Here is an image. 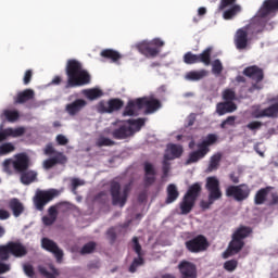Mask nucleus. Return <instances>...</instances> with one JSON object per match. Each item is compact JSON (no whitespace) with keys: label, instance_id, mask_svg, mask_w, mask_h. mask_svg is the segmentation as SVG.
<instances>
[{"label":"nucleus","instance_id":"nucleus-17","mask_svg":"<svg viewBox=\"0 0 278 278\" xmlns=\"http://www.w3.org/2000/svg\"><path fill=\"white\" fill-rule=\"evenodd\" d=\"M143 184L146 188L149 186H153L157 179V170L155 169V165L149 162L143 163Z\"/></svg>","mask_w":278,"mask_h":278},{"label":"nucleus","instance_id":"nucleus-32","mask_svg":"<svg viewBox=\"0 0 278 278\" xmlns=\"http://www.w3.org/2000/svg\"><path fill=\"white\" fill-rule=\"evenodd\" d=\"M223 160V153L217 152L215 154H213L210 157L208 161V166L206 168V173H214V170H216L217 168L220 167V161Z\"/></svg>","mask_w":278,"mask_h":278},{"label":"nucleus","instance_id":"nucleus-54","mask_svg":"<svg viewBox=\"0 0 278 278\" xmlns=\"http://www.w3.org/2000/svg\"><path fill=\"white\" fill-rule=\"evenodd\" d=\"M212 73L213 75H220L223 73V63L220 60L217 59L213 62Z\"/></svg>","mask_w":278,"mask_h":278},{"label":"nucleus","instance_id":"nucleus-47","mask_svg":"<svg viewBox=\"0 0 278 278\" xmlns=\"http://www.w3.org/2000/svg\"><path fill=\"white\" fill-rule=\"evenodd\" d=\"M97 147H114V144H116V142H114V140L108 138V137H100L97 142H96Z\"/></svg>","mask_w":278,"mask_h":278},{"label":"nucleus","instance_id":"nucleus-61","mask_svg":"<svg viewBox=\"0 0 278 278\" xmlns=\"http://www.w3.org/2000/svg\"><path fill=\"white\" fill-rule=\"evenodd\" d=\"M10 270H12V265L0 261V275H5V273H10Z\"/></svg>","mask_w":278,"mask_h":278},{"label":"nucleus","instance_id":"nucleus-23","mask_svg":"<svg viewBox=\"0 0 278 278\" xmlns=\"http://www.w3.org/2000/svg\"><path fill=\"white\" fill-rule=\"evenodd\" d=\"M278 118V102L275 104H271L270 106L255 112L254 118Z\"/></svg>","mask_w":278,"mask_h":278},{"label":"nucleus","instance_id":"nucleus-14","mask_svg":"<svg viewBox=\"0 0 278 278\" xmlns=\"http://www.w3.org/2000/svg\"><path fill=\"white\" fill-rule=\"evenodd\" d=\"M277 11L278 0H265L257 13L260 17L257 24L262 25L264 23V25L266 26V21H264V18H266V16H270V14H275V12Z\"/></svg>","mask_w":278,"mask_h":278},{"label":"nucleus","instance_id":"nucleus-6","mask_svg":"<svg viewBox=\"0 0 278 278\" xmlns=\"http://www.w3.org/2000/svg\"><path fill=\"white\" fill-rule=\"evenodd\" d=\"M131 192V182L121 186V182L113 180L110 182V194L113 205L125 207L129 193Z\"/></svg>","mask_w":278,"mask_h":278},{"label":"nucleus","instance_id":"nucleus-59","mask_svg":"<svg viewBox=\"0 0 278 278\" xmlns=\"http://www.w3.org/2000/svg\"><path fill=\"white\" fill-rule=\"evenodd\" d=\"M106 236L110 244H114V242H116V231L114 230V228L109 229L106 231Z\"/></svg>","mask_w":278,"mask_h":278},{"label":"nucleus","instance_id":"nucleus-15","mask_svg":"<svg viewBox=\"0 0 278 278\" xmlns=\"http://www.w3.org/2000/svg\"><path fill=\"white\" fill-rule=\"evenodd\" d=\"M62 207H68V202H59L48 208V216L42 217L46 227H51L58 220L59 210H62Z\"/></svg>","mask_w":278,"mask_h":278},{"label":"nucleus","instance_id":"nucleus-5","mask_svg":"<svg viewBox=\"0 0 278 278\" xmlns=\"http://www.w3.org/2000/svg\"><path fill=\"white\" fill-rule=\"evenodd\" d=\"M27 253H29L27 247L21 241H9L0 245L1 262H8L11 256L16 258L25 257Z\"/></svg>","mask_w":278,"mask_h":278},{"label":"nucleus","instance_id":"nucleus-51","mask_svg":"<svg viewBox=\"0 0 278 278\" xmlns=\"http://www.w3.org/2000/svg\"><path fill=\"white\" fill-rule=\"evenodd\" d=\"M128 125H132V127H136L137 131H140L142 127H144V118H138V119H128Z\"/></svg>","mask_w":278,"mask_h":278},{"label":"nucleus","instance_id":"nucleus-8","mask_svg":"<svg viewBox=\"0 0 278 278\" xmlns=\"http://www.w3.org/2000/svg\"><path fill=\"white\" fill-rule=\"evenodd\" d=\"M55 197H60V190L50 189L47 191L38 190L34 197V205L38 212H45V206L51 203Z\"/></svg>","mask_w":278,"mask_h":278},{"label":"nucleus","instance_id":"nucleus-44","mask_svg":"<svg viewBox=\"0 0 278 278\" xmlns=\"http://www.w3.org/2000/svg\"><path fill=\"white\" fill-rule=\"evenodd\" d=\"M238 12H240V7L235 5L228 10H226L224 12V18L225 21H231V18H233V16H236V14H238Z\"/></svg>","mask_w":278,"mask_h":278},{"label":"nucleus","instance_id":"nucleus-11","mask_svg":"<svg viewBox=\"0 0 278 278\" xmlns=\"http://www.w3.org/2000/svg\"><path fill=\"white\" fill-rule=\"evenodd\" d=\"M185 247L189 253H203L206 249H210V242L203 235H198L194 238L185 242Z\"/></svg>","mask_w":278,"mask_h":278},{"label":"nucleus","instance_id":"nucleus-29","mask_svg":"<svg viewBox=\"0 0 278 278\" xmlns=\"http://www.w3.org/2000/svg\"><path fill=\"white\" fill-rule=\"evenodd\" d=\"M166 205H170V203H175L179 199V189H177V185L169 184L166 188Z\"/></svg>","mask_w":278,"mask_h":278},{"label":"nucleus","instance_id":"nucleus-31","mask_svg":"<svg viewBox=\"0 0 278 278\" xmlns=\"http://www.w3.org/2000/svg\"><path fill=\"white\" fill-rule=\"evenodd\" d=\"M9 207L13 212V216H15V218H18V216L25 212V206H23L21 200L16 198H13L9 201Z\"/></svg>","mask_w":278,"mask_h":278},{"label":"nucleus","instance_id":"nucleus-34","mask_svg":"<svg viewBox=\"0 0 278 278\" xmlns=\"http://www.w3.org/2000/svg\"><path fill=\"white\" fill-rule=\"evenodd\" d=\"M201 190H203V188L201 187V182H195L188 188L185 195L189 199H192L193 201H197V199H199V195L201 194Z\"/></svg>","mask_w":278,"mask_h":278},{"label":"nucleus","instance_id":"nucleus-13","mask_svg":"<svg viewBox=\"0 0 278 278\" xmlns=\"http://www.w3.org/2000/svg\"><path fill=\"white\" fill-rule=\"evenodd\" d=\"M125 105V102L118 98H112L108 102L100 101L98 103L97 110L100 114H113V112H118Z\"/></svg>","mask_w":278,"mask_h":278},{"label":"nucleus","instance_id":"nucleus-4","mask_svg":"<svg viewBox=\"0 0 278 278\" xmlns=\"http://www.w3.org/2000/svg\"><path fill=\"white\" fill-rule=\"evenodd\" d=\"M265 24L258 25L257 23H251L249 26L239 28L235 35V46L236 49L242 51L249 47L251 38H249V30H252V34H262L264 31Z\"/></svg>","mask_w":278,"mask_h":278},{"label":"nucleus","instance_id":"nucleus-12","mask_svg":"<svg viewBox=\"0 0 278 278\" xmlns=\"http://www.w3.org/2000/svg\"><path fill=\"white\" fill-rule=\"evenodd\" d=\"M138 110H146L144 114H154L160 108L162 102L153 97L137 98Z\"/></svg>","mask_w":278,"mask_h":278},{"label":"nucleus","instance_id":"nucleus-57","mask_svg":"<svg viewBox=\"0 0 278 278\" xmlns=\"http://www.w3.org/2000/svg\"><path fill=\"white\" fill-rule=\"evenodd\" d=\"M34 77V72L31 70H27L24 74L23 84L24 86H29L31 84V78Z\"/></svg>","mask_w":278,"mask_h":278},{"label":"nucleus","instance_id":"nucleus-63","mask_svg":"<svg viewBox=\"0 0 278 278\" xmlns=\"http://www.w3.org/2000/svg\"><path fill=\"white\" fill-rule=\"evenodd\" d=\"M233 3H236V0H222L218 10L223 11L229 5H233Z\"/></svg>","mask_w":278,"mask_h":278},{"label":"nucleus","instance_id":"nucleus-35","mask_svg":"<svg viewBox=\"0 0 278 278\" xmlns=\"http://www.w3.org/2000/svg\"><path fill=\"white\" fill-rule=\"evenodd\" d=\"M21 175V181L24 186H29V184H34L38 177V173L35 170H25Z\"/></svg>","mask_w":278,"mask_h":278},{"label":"nucleus","instance_id":"nucleus-62","mask_svg":"<svg viewBox=\"0 0 278 278\" xmlns=\"http://www.w3.org/2000/svg\"><path fill=\"white\" fill-rule=\"evenodd\" d=\"M194 123H197V114L191 113L187 117V123H186L185 127H192V125H194Z\"/></svg>","mask_w":278,"mask_h":278},{"label":"nucleus","instance_id":"nucleus-64","mask_svg":"<svg viewBox=\"0 0 278 278\" xmlns=\"http://www.w3.org/2000/svg\"><path fill=\"white\" fill-rule=\"evenodd\" d=\"M56 142L61 147H66V144H68V139L64 135H58Z\"/></svg>","mask_w":278,"mask_h":278},{"label":"nucleus","instance_id":"nucleus-60","mask_svg":"<svg viewBox=\"0 0 278 278\" xmlns=\"http://www.w3.org/2000/svg\"><path fill=\"white\" fill-rule=\"evenodd\" d=\"M84 186V180H79L78 178L72 179V192L77 194V187Z\"/></svg>","mask_w":278,"mask_h":278},{"label":"nucleus","instance_id":"nucleus-24","mask_svg":"<svg viewBox=\"0 0 278 278\" xmlns=\"http://www.w3.org/2000/svg\"><path fill=\"white\" fill-rule=\"evenodd\" d=\"M131 136H134V128L131 126L123 125L112 131V137L115 140H125Z\"/></svg>","mask_w":278,"mask_h":278},{"label":"nucleus","instance_id":"nucleus-46","mask_svg":"<svg viewBox=\"0 0 278 278\" xmlns=\"http://www.w3.org/2000/svg\"><path fill=\"white\" fill-rule=\"evenodd\" d=\"M143 265H144V258L142 256H138L134 258L132 263L129 266V273H136V270H138V267Z\"/></svg>","mask_w":278,"mask_h":278},{"label":"nucleus","instance_id":"nucleus-28","mask_svg":"<svg viewBox=\"0 0 278 278\" xmlns=\"http://www.w3.org/2000/svg\"><path fill=\"white\" fill-rule=\"evenodd\" d=\"M198 150L192 151L187 161L186 164H197V162H199L200 160H203V157H205V155H207V151L204 150L199 143L197 144Z\"/></svg>","mask_w":278,"mask_h":278},{"label":"nucleus","instance_id":"nucleus-40","mask_svg":"<svg viewBox=\"0 0 278 278\" xmlns=\"http://www.w3.org/2000/svg\"><path fill=\"white\" fill-rule=\"evenodd\" d=\"M85 96L90 101H94V99H99V98L103 97V91H101V89H97V88L87 89V90H85Z\"/></svg>","mask_w":278,"mask_h":278},{"label":"nucleus","instance_id":"nucleus-19","mask_svg":"<svg viewBox=\"0 0 278 278\" xmlns=\"http://www.w3.org/2000/svg\"><path fill=\"white\" fill-rule=\"evenodd\" d=\"M178 268L180 270V274L182 275V278H197V265L194 263H190L188 261H182Z\"/></svg>","mask_w":278,"mask_h":278},{"label":"nucleus","instance_id":"nucleus-39","mask_svg":"<svg viewBox=\"0 0 278 278\" xmlns=\"http://www.w3.org/2000/svg\"><path fill=\"white\" fill-rule=\"evenodd\" d=\"M202 63L205 66H210L212 63V48H206L202 53L198 54V64Z\"/></svg>","mask_w":278,"mask_h":278},{"label":"nucleus","instance_id":"nucleus-56","mask_svg":"<svg viewBox=\"0 0 278 278\" xmlns=\"http://www.w3.org/2000/svg\"><path fill=\"white\" fill-rule=\"evenodd\" d=\"M23 270H24L26 277H30V278L36 277V271H34V265L24 264L23 265Z\"/></svg>","mask_w":278,"mask_h":278},{"label":"nucleus","instance_id":"nucleus-58","mask_svg":"<svg viewBox=\"0 0 278 278\" xmlns=\"http://www.w3.org/2000/svg\"><path fill=\"white\" fill-rule=\"evenodd\" d=\"M216 112L219 116H225V114H228L227 106H226L225 102H220L217 104Z\"/></svg>","mask_w":278,"mask_h":278},{"label":"nucleus","instance_id":"nucleus-38","mask_svg":"<svg viewBox=\"0 0 278 278\" xmlns=\"http://www.w3.org/2000/svg\"><path fill=\"white\" fill-rule=\"evenodd\" d=\"M203 77H207L206 70L191 71L186 74V79H188L189 81H199L203 79Z\"/></svg>","mask_w":278,"mask_h":278},{"label":"nucleus","instance_id":"nucleus-3","mask_svg":"<svg viewBox=\"0 0 278 278\" xmlns=\"http://www.w3.org/2000/svg\"><path fill=\"white\" fill-rule=\"evenodd\" d=\"M205 189L208 192V200H202L200 207L202 210H210L216 201L223 199V191L220 190V180L216 176H210L206 178Z\"/></svg>","mask_w":278,"mask_h":278},{"label":"nucleus","instance_id":"nucleus-55","mask_svg":"<svg viewBox=\"0 0 278 278\" xmlns=\"http://www.w3.org/2000/svg\"><path fill=\"white\" fill-rule=\"evenodd\" d=\"M132 249L135 253H137L138 257H142V245H140V241H138V237L132 238Z\"/></svg>","mask_w":278,"mask_h":278},{"label":"nucleus","instance_id":"nucleus-16","mask_svg":"<svg viewBox=\"0 0 278 278\" xmlns=\"http://www.w3.org/2000/svg\"><path fill=\"white\" fill-rule=\"evenodd\" d=\"M41 247H42V249H45V251L52 253V255H54L56 262H62V258L64 257V251H62V249H60V247L58 245V243H55V241H53L49 238H42Z\"/></svg>","mask_w":278,"mask_h":278},{"label":"nucleus","instance_id":"nucleus-36","mask_svg":"<svg viewBox=\"0 0 278 278\" xmlns=\"http://www.w3.org/2000/svg\"><path fill=\"white\" fill-rule=\"evenodd\" d=\"M216 142H218V136L215 134H208L206 136V138L198 143L204 151L210 153V147H212V144H216Z\"/></svg>","mask_w":278,"mask_h":278},{"label":"nucleus","instance_id":"nucleus-41","mask_svg":"<svg viewBox=\"0 0 278 278\" xmlns=\"http://www.w3.org/2000/svg\"><path fill=\"white\" fill-rule=\"evenodd\" d=\"M96 250H97V242L89 241L81 248L80 255H90V253H94Z\"/></svg>","mask_w":278,"mask_h":278},{"label":"nucleus","instance_id":"nucleus-21","mask_svg":"<svg viewBox=\"0 0 278 278\" xmlns=\"http://www.w3.org/2000/svg\"><path fill=\"white\" fill-rule=\"evenodd\" d=\"M86 105H88L86 100L76 99L74 102L66 104L65 112H67L70 116H77Z\"/></svg>","mask_w":278,"mask_h":278},{"label":"nucleus","instance_id":"nucleus-52","mask_svg":"<svg viewBox=\"0 0 278 278\" xmlns=\"http://www.w3.org/2000/svg\"><path fill=\"white\" fill-rule=\"evenodd\" d=\"M262 122H250L245 127L247 129H250V131H253V134H257L258 129H262Z\"/></svg>","mask_w":278,"mask_h":278},{"label":"nucleus","instance_id":"nucleus-37","mask_svg":"<svg viewBox=\"0 0 278 278\" xmlns=\"http://www.w3.org/2000/svg\"><path fill=\"white\" fill-rule=\"evenodd\" d=\"M100 55L101 58H104L105 60H111L112 62H118V60L123 58L118 51L112 49L102 50Z\"/></svg>","mask_w":278,"mask_h":278},{"label":"nucleus","instance_id":"nucleus-27","mask_svg":"<svg viewBox=\"0 0 278 278\" xmlns=\"http://www.w3.org/2000/svg\"><path fill=\"white\" fill-rule=\"evenodd\" d=\"M270 190H275V187L267 186L256 191L254 195L255 205H264V203H266V199H268V194H270Z\"/></svg>","mask_w":278,"mask_h":278},{"label":"nucleus","instance_id":"nucleus-33","mask_svg":"<svg viewBox=\"0 0 278 278\" xmlns=\"http://www.w3.org/2000/svg\"><path fill=\"white\" fill-rule=\"evenodd\" d=\"M140 110L138 109V99L130 100L124 109L123 116H137Z\"/></svg>","mask_w":278,"mask_h":278},{"label":"nucleus","instance_id":"nucleus-48","mask_svg":"<svg viewBox=\"0 0 278 278\" xmlns=\"http://www.w3.org/2000/svg\"><path fill=\"white\" fill-rule=\"evenodd\" d=\"M16 148L11 142H7L0 146V155H8L12 153Z\"/></svg>","mask_w":278,"mask_h":278},{"label":"nucleus","instance_id":"nucleus-1","mask_svg":"<svg viewBox=\"0 0 278 278\" xmlns=\"http://www.w3.org/2000/svg\"><path fill=\"white\" fill-rule=\"evenodd\" d=\"M65 73L67 75V83L65 88H79L81 86H88L92 77L90 73L84 68L81 62L70 59L66 63Z\"/></svg>","mask_w":278,"mask_h":278},{"label":"nucleus","instance_id":"nucleus-9","mask_svg":"<svg viewBox=\"0 0 278 278\" xmlns=\"http://www.w3.org/2000/svg\"><path fill=\"white\" fill-rule=\"evenodd\" d=\"M243 75L249 77L253 81L249 88V92H255V90H262V86L258 84L264 81V70L257 65H251L243 70Z\"/></svg>","mask_w":278,"mask_h":278},{"label":"nucleus","instance_id":"nucleus-43","mask_svg":"<svg viewBox=\"0 0 278 278\" xmlns=\"http://www.w3.org/2000/svg\"><path fill=\"white\" fill-rule=\"evenodd\" d=\"M50 269L52 271L47 270L46 267H39V273H40V275H42V277H46V278L58 277V275H59L58 269H55V267H53V266H50Z\"/></svg>","mask_w":278,"mask_h":278},{"label":"nucleus","instance_id":"nucleus-2","mask_svg":"<svg viewBox=\"0 0 278 278\" xmlns=\"http://www.w3.org/2000/svg\"><path fill=\"white\" fill-rule=\"evenodd\" d=\"M253 233L251 226L240 225L231 235V240L227 250L223 253L224 260L231 257V255H238L242 249H244V240Z\"/></svg>","mask_w":278,"mask_h":278},{"label":"nucleus","instance_id":"nucleus-30","mask_svg":"<svg viewBox=\"0 0 278 278\" xmlns=\"http://www.w3.org/2000/svg\"><path fill=\"white\" fill-rule=\"evenodd\" d=\"M197 203L192 198H188V195H184L182 201L180 202V212L182 215L190 214Z\"/></svg>","mask_w":278,"mask_h":278},{"label":"nucleus","instance_id":"nucleus-10","mask_svg":"<svg viewBox=\"0 0 278 278\" xmlns=\"http://www.w3.org/2000/svg\"><path fill=\"white\" fill-rule=\"evenodd\" d=\"M226 197L228 199H235L238 203H242V201H247L251 197V188L247 184L238 186L230 185L226 188Z\"/></svg>","mask_w":278,"mask_h":278},{"label":"nucleus","instance_id":"nucleus-45","mask_svg":"<svg viewBox=\"0 0 278 278\" xmlns=\"http://www.w3.org/2000/svg\"><path fill=\"white\" fill-rule=\"evenodd\" d=\"M185 64H199V56L192 52H187L184 55Z\"/></svg>","mask_w":278,"mask_h":278},{"label":"nucleus","instance_id":"nucleus-22","mask_svg":"<svg viewBox=\"0 0 278 278\" xmlns=\"http://www.w3.org/2000/svg\"><path fill=\"white\" fill-rule=\"evenodd\" d=\"M36 97V92L34 89H25L23 91L17 92V94L13 98L14 105H23V103H27V101L34 100Z\"/></svg>","mask_w":278,"mask_h":278},{"label":"nucleus","instance_id":"nucleus-7","mask_svg":"<svg viewBox=\"0 0 278 278\" xmlns=\"http://www.w3.org/2000/svg\"><path fill=\"white\" fill-rule=\"evenodd\" d=\"M166 43L160 38H154L150 41H143L137 45V49L141 55L146 58H157L162 53V47Z\"/></svg>","mask_w":278,"mask_h":278},{"label":"nucleus","instance_id":"nucleus-25","mask_svg":"<svg viewBox=\"0 0 278 278\" xmlns=\"http://www.w3.org/2000/svg\"><path fill=\"white\" fill-rule=\"evenodd\" d=\"M25 134V127H17V128H5L4 130L0 131V142L8 140L10 136L12 138H21Z\"/></svg>","mask_w":278,"mask_h":278},{"label":"nucleus","instance_id":"nucleus-49","mask_svg":"<svg viewBox=\"0 0 278 278\" xmlns=\"http://www.w3.org/2000/svg\"><path fill=\"white\" fill-rule=\"evenodd\" d=\"M236 268H238L237 260H229L224 263V270H227V273H233Z\"/></svg>","mask_w":278,"mask_h":278},{"label":"nucleus","instance_id":"nucleus-20","mask_svg":"<svg viewBox=\"0 0 278 278\" xmlns=\"http://www.w3.org/2000/svg\"><path fill=\"white\" fill-rule=\"evenodd\" d=\"M184 155V147L176 143H168L165 150L164 160H178Z\"/></svg>","mask_w":278,"mask_h":278},{"label":"nucleus","instance_id":"nucleus-50","mask_svg":"<svg viewBox=\"0 0 278 278\" xmlns=\"http://www.w3.org/2000/svg\"><path fill=\"white\" fill-rule=\"evenodd\" d=\"M223 99L226 102L236 101V91H233V89L224 90Z\"/></svg>","mask_w":278,"mask_h":278},{"label":"nucleus","instance_id":"nucleus-42","mask_svg":"<svg viewBox=\"0 0 278 278\" xmlns=\"http://www.w3.org/2000/svg\"><path fill=\"white\" fill-rule=\"evenodd\" d=\"M3 116L9 123H16V119L21 117V114L18 113V111L4 110Z\"/></svg>","mask_w":278,"mask_h":278},{"label":"nucleus","instance_id":"nucleus-18","mask_svg":"<svg viewBox=\"0 0 278 278\" xmlns=\"http://www.w3.org/2000/svg\"><path fill=\"white\" fill-rule=\"evenodd\" d=\"M29 156L26 153H18L15 155V160L13 161V168L15 173L20 175L25 173V170H29Z\"/></svg>","mask_w":278,"mask_h":278},{"label":"nucleus","instance_id":"nucleus-53","mask_svg":"<svg viewBox=\"0 0 278 278\" xmlns=\"http://www.w3.org/2000/svg\"><path fill=\"white\" fill-rule=\"evenodd\" d=\"M170 160L164 159L162 162V170H163V176L162 179H166L168 177V173H170Z\"/></svg>","mask_w":278,"mask_h":278},{"label":"nucleus","instance_id":"nucleus-26","mask_svg":"<svg viewBox=\"0 0 278 278\" xmlns=\"http://www.w3.org/2000/svg\"><path fill=\"white\" fill-rule=\"evenodd\" d=\"M55 164H66V155L62 152H56L53 157L43 161V168L49 170L50 168H53Z\"/></svg>","mask_w":278,"mask_h":278}]
</instances>
